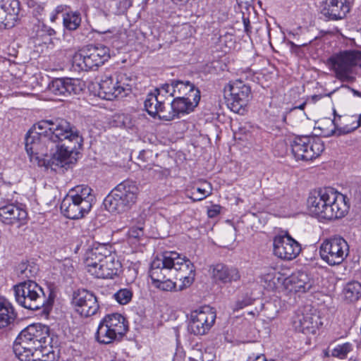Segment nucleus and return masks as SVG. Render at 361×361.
<instances>
[{
	"label": "nucleus",
	"mask_w": 361,
	"mask_h": 361,
	"mask_svg": "<svg viewBox=\"0 0 361 361\" xmlns=\"http://www.w3.org/2000/svg\"><path fill=\"white\" fill-rule=\"evenodd\" d=\"M82 139L65 119L42 120L27 132L25 147L30 158H75L80 154Z\"/></svg>",
	"instance_id": "f257e3e1"
},
{
	"label": "nucleus",
	"mask_w": 361,
	"mask_h": 361,
	"mask_svg": "<svg viewBox=\"0 0 361 361\" xmlns=\"http://www.w3.org/2000/svg\"><path fill=\"white\" fill-rule=\"evenodd\" d=\"M139 188L132 180L119 183L104 199V205L110 212L122 213L136 202Z\"/></svg>",
	"instance_id": "0eeeda50"
},
{
	"label": "nucleus",
	"mask_w": 361,
	"mask_h": 361,
	"mask_svg": "<svg viewBox=\"0 0 361 361\" xmlns=\"http://www.w3.org/2000/svg\"><path fill=\"white\" fill-rule=\"evenodd\" d=\"M344 87H347L349 90H350V91L353 92L354 96L361 97V92H359L358 90H355V89H353V88H352V87H349L348 85H345Z\"/></svg>",
	"instance_id": "603ef678"
},
{
	"label": "nucleus",
	"mask_w": 361,
	"mask_h": 361,
	"mask_svg": "<svg viewBox=\"0 0 361 361\" xmlns=\"http://www.w3.org/2000/svg\"><path fill=\"white\" fill-rule=\"evenodd\" d=\"M221 212V207L219 205H213L207 210L209 217L214 218L216 216Z\"/></svg>",
	"instance_id": "a19ab883"
},
{
	"label": "nucleus",
	"mask_w": 361,
	"mask_h": 361,
	"mask_svg": "<svg viewBox=\"0 0 361 361\" xmlns=\"http://www.w3.org/2000/svg\"><path fill=\"white\" fill-rule=\"evenodd\" d=\"M27 212L15 204H8L0 207V220L5 224L20 227L27 219Z\"/></svg>",
	"instance_id": "412c9836"
},
{
	"label": "nucleus",
	"mask_w": 361,
	"mask_h": 361,
	"mask_svg": "<svg viewBox=\"0 0 361 361\" xmlns=\"http://www.w3.org/2000/svg\"><path fill=\"white\" fill-rule=\"evenodd\" d=\"M212 278L216 283H228L238 281L240 275L237 269L224 264H217L212 267Z\"/></svg>",
	"instance_id": "5701e85b"
},
{
	"label": "nucleus",
	"mask_w": 361,
	"mask_h": 361,
	"mask_svg": "<svg viewBox=\"0 0 361 361\" xmlns=\"http://www.w3.org/2000/svg\"><path fill=\"white\" fill-rule=\"evenodd\" d=\"M143 223L139 222L138 225L132 226L128 231L129 239L137 240L144 235Z\"/></svg>",
	"instance_id": "58836bf2"
},
{
	"label": "nucleus",
	"mask_w": 361,
	"mask_h": 361,
	"mask_svg": "<svg viewBox=\"0 0 361 361\" xmlns=\"http://www.w3.org/2000/svg\"><path fill=\"white\" fill-rule=\"evenodd\" d=\"M319 317L316 314L310 312V310L305 307L298 310L293 319V325L298 331L304 334L315 331L317 327Z\"/></svg>",
	"instance_id": "6ab92c4d"
},
{
	"label": "nucleus",
	"mask_w": 361,
	"mask_h": 361,
	"mask_svg": "<svg viewBox=\"0 0 361 361\" xmlns=\"http://www.w3.org/2000/svg\"><path fill=\"white\" fill-rule=\"evenodd\" d=\"M64 6L63 5L58 6L54 11L58 15L63 11Z\"/></svg>",
	"instance_id": "864d4df0"
},
{
	"label": "nucleus",
	"mask_w": 361,
	"mask_h": 361,
	"mask_svg": "<svg viewBox=\"0 0 361 361\" xmlns=\"http://www.w3.org/2000/svg\"><path fill=\"white\" fill-rule=\"evenodd\" d=\"M209 195V190L199 188H193L189 196L193 201H201Z\"/></svg>",
	"instance_id": "4c0bfd02"
},
{
	"label": "nucleus",
	"mask_w": 361,
	"mask_h": 361,
	"mask_svg": "<svg viewBox=\"0 0 361 361\" xmlns=\"http://www.w3.org/2000/svg\"><path fill=\"white\" fill-rule=\"evenodd\" d=\"M63 26L66 29L73 31L75 30L81 23V17L79 12H68L63 15Z\"/></svg>",
	"instance_id": "473e14b6"
},
{
	"label": "nucleus",
	"mask_w": 361,
	"mask_h": 361,
	"mask_svg": "<svg viewBox=\"0 0 361 361\" xmlns=\"http://www.w3.org/2000/svg\"><path fill=\"white\" fill-rule=\"evenodd\" d=\"M44 11V7L40 5H37L36 7L33 9L32 13L36 17L42 16Z\"/></svg>",
	"instance_id": "de8ad7c7"
},
{
	"label": "nucleus",
	"mask_w": 361,
	"mask_h": 361,
	"mask_svg": "<svg viewBox=\"0 0 361 361\" xmlns=\"http://www.w3.org/2000/svg\"><path fill=\"white\" fill-rule=\"evenodd\" d=\"M252 303V300L249 298H245L242 300H238L236 301L235 306L233 307L234 311H238L239 310H241L244 308L246 306L250 305Z\"/></svg>",
	"instance_id": "ea45409f"
},
{
	"label": "nucleus",
	"mask_w": 361,
	"mask_h": 361,
	"mask_svg": "<svg viewBox=\"0 0 361 361\" xmlns=\"http://www.w3.org/2000/svg\"><path fill=\"white\" fill-rule=\"evenodd\" d=\"M348 361H358V360H355V359H352V358H350Z\"/></svg>",
	"instance_id": "680f3d73"
},
{
	"label": "nucleus",
	"mask_w": 361,
	"mask_h": 361,
	"mask_svg": "<svg viewBox=\"0 0 361 361\" xmlns=\"http://www.w3.org/2000/svg\"><path fill=\"white\" fill-rule=\"evenodd\" d=\"M160 87L154 90V92L147 94L145 100L144 105L147 112L153 118H156L159 114V109L164 106V97L167 94L159 91Z\"/></svg>",
	"instance_id": "bb28decb"
},
{
	"label": "nucleus",
	"mask_w": 361,
	"mask_h": 361,
	"mask_svg": "<svg viewBox=\"0 0 361 361\" xmlns=\"http://www.w3.org/2000/svg\"><path fill=\"white\" fill-rule=\"evenodd\" d=\"M327 64L340 81L353 82L356 80L353 68L355 66L361 68V50L351 49L341 51L331 56L327 60Z\"/></svg>",
	"instance_id": "6e6552de"
},
{
	"label": "nucleus",
	"mask_w": 361,
	"mask_h": 361,
	"mask_svg": "<svg viewBox=\"0 0 361 361\" xmlns=\"http://www.w3.org/2000/svg\"><path fill=\"white\" fill-rule=\"evenodd\" d=\"M18 270L21 276L30 279L37 275L39 269L35 264L22 262L18 266Z\"/></svg>",
	"instance_id": "f704fd0d"
},
{
	"label": "nucleus",
	"mask_w": 361,
	"mask_h": 361,
	"mask_svg": "<svg viewBox=\"0 0 361 361\" xmlns=\"http://www.w3.org/2000/svg\"><path fill=\"white\" fill-rule=\"evenodd\" d=\"M159 91L174 97L184 96L194 98L195 92L200 94V90L188 80H173L170 84H163L160 86Z\"/></svg>",
	"instance_id": "aec40b11"
},
{
	"label": "nucleus",
	"mask_w": 361,
	"mask_h": 361,
	"mask_svg": "<svg viewBox=\"0 0 361 361\" xmlns=\"http://www.w3.org/2000/svg\"><path fill=\"white\" fill-rule=\"evenodd\" d=\"M353 343L346 342L336 345L331 350L332 356L339 359L345 358L353 350Z\"/></svg>",
	"instance_id": "72a5a7b5"
},
{
	"label": "nucleus",
	"mask_w": 361,
	"mask_h": 361,
	"mask_svg": "<svg viewBox=\"0 0 361 361\" xmlns=\"http://www.w3.org/2000/svg\"><path fill=\"white\" fill-rule=\"evenodd\" d=\"M348 254V244L343 238L340 236L326 238L319 246L320 257L329 266L341 264Z\"/></svg>",
	"instance_id": "f8f14e48"
},
{
	"label": "nucleus",
	"mask_w": 361,
	"mask_h": 361,
	"mask_svg": "<svg viewBox=\"0 0 361 361\" xmlns=\"http://www.w3.org/2000/svg\"><path fill=\"white\" fill-rule=\"evenodd\" d=\"M243 21L245 32L247 35H249V33L251 32V26H250V20L247 18H243Z\"/></svg>",
	"instance_id": "a18cd8bd"
},
{
	"label": "nucleus",
	"mask_w": 361,
	"mask_h": 361,
	"mask_svg": "<svg viewBox=\"0 0 361 361\" xmlns=\"http://www.w3.org/2000/svg\"><path fill=\"white\" fill-rule=\"evenodd\" d=\"M109 57L107 47L102 44L89 45L74 54L72 63L76 71H87L104 64Z\"/></svg>",
	"instance_id": "1a4fd4ad"
},
{
	"label": "nucleus",
	"mask_w": 361,
	"mask_h": 361,
	"mask_svg": "<svg viewBox=\"0 0 361 361\" xmlns=\"http://www.w3.org/2000/svg\"><path fill=\"white\" fill-rule=\"evenodd\" d=\"M307 207L316 217L331 220L344 216L349 204L345 195L332 188H324L310 193Z\"/></svg>",
	"instance_id": "20e7f679"
},
{
	"label": "nucleus",
	"mask_w": 361,
	"mask_h": 361,
	"mask_svg": "<svg viewBox=\"0 0 361 361\" xmlns=\"http://www.w3.org/2000/svg\"><path fill=\"white\" fill-rule=\"evenodd\" d=\"M84 83L77 78H56L49 85V90L56 95L69 96L80 94Z\"/></svg>",
	"instance_id": "f3484780"
},
{
	"label": "nucleus",
	"mask_w": 361,
	"mask_h": 361,
	"mask_svg": "<svg viewBox=\"0 0 361 361\" xmlns=\"http://www.w3.org/2000/svg\"><path fill=\"white\" fill-rule=\"evenodd\" d=\"M115 79L120 97L126 96L131 92L134 82L130 75L126 73L119 72L115 73Z\"/></svg>",
	"instance_id": "7c9ffc66"
},
{
	"label": "nucleus",
	"mask_w": 361,
	"mask_h": 361,
	"mask_svg": "<svg viewBox=\"0 0 361 361\" xmlns=\"http://www.w3.org/2000/svg\"><path fill=\"white\" fill-rule=\"evenodd\" d=\"M84 263L87 271L98 279H114L122 270L121 263L109 243L93 242L85 252Z\"/></svg>",
	"instance_id": "7ed1b4c3"
},
{
	"label": "nucleus",
	"mask_w": 361,
	"mask_h": 361,
	"mask_svg": "<svg viewBox=\"0 0 361 361\" xmlns=\"http://www.w3.org/2000/svg\"><path fill=\"white\" fill-rule=\"evenodd\" d=\"M37 165L46 171L63 173L75 164L77 159H35Z\"/></svg>",
	"instance_id": "393cba45"
},
{
	"label": "nucleus",
	"mask_w": 361,
	"mask_h": 361,
	"mask_svg": "<svg viewBox=\"0 0 361 361\" xmlns=\"http://www.w3.org/2000/svg\"><path fill=\"white\" fill-rule=\"evenodd\" d=\"M198 188H202V189H205L207 190H209V195L212 194V185L210 183H209L207 181H203L201 183V186L198 187Z\"/></svg>",
	"instance_id": "8fccbe9b"
},
{
	"label": "nucleus",
	"mask_w": 361,
	"mask_h": 361,
	"mask_svg": "<svg viewBox=\"0 0 361 361\" xmlns=\"http://www.w3.org/2000/svg\"><path fill=\"white\" fill-rule=\"evenodd\" d=\"M149 276L153 285L161 290H183L193 283L195 269L185 257L166 252L152 261Z\"/></svg>",
	"instance_id": "f03ea898"
},
{
	"label": "nucleus",
	"mask_w": 361,
	"mask_h": 361,
	"mask_svg": "<svg viewBox=\"0 0 361 361\" xmlns=\"http://www.w3.org/2000/svg\"><path fill=\"white\" fill-rule=\"evenodd\" d=\"M345 299L353 302L361 297V283L357 281H351L346 284L343 289Z\"/></svg>",
	"instance_id": "2f4dec72"
},
{
	"label": "nucleus",
	"mask_w": 361,
	"mask_h": 361,
	"mask_svg": "<svg viewBox=\"0 0 361 361\" xmlns=\"http://www.w3.org/2000/svg\"><path fill=\"white\" fill-rule=\"evenodd\" d=\"M194 98L184 96H176L172 102L176 118L180 114H186L192 111L200 102V95L197 92H195Z\"/></svg>",
	"instance_id": "b1692460"
},
{
	"label": "nucleus",
	"mask_w": 361,
	"mask_h": 361,
	"mask_svg": "<svg viewBox=\"0 0 361 361\" xmlns=\"http://www.w3.org/2000/svg\"><path fill=\"white\" fill-rule=\"evenodd\" d=\"M96 340L102 344H111L121 338L116 334H114L112 329L109 328L103 321H100L98 326L96 336Z\"/></svg>",
	"instance_id": "c756f323"
},
{
	"label": "nucleus",
	"mask_w": 361,
	"mask_h": 361,
	"mask_svg": "<svg viewBox=\"0 0 361 361\" xmlns=\"http://www.w3.org/2000/svg\"><path fill=\"white\" fill-rule=\"evenodd\" d=\"M314 281L304 271H297L286 278L283 281L285 288L289 292L306 293L313 286Z\"/></svg>",
	"instance_id": "4be33fe9"
},
{
	"label": "nucleus",
	"mask_w": 361,
	"mask_h": 361,
	"mask_svg": "<svg viewBox=\"0 0 361 361\" xmlns=\"http://www.w3.org/2000/svg\"><path fill=\"white\" fill-rule=\"evenodd\" d=\"M132 296L133 293L128 288L121 289L114 295L115 300L121 305L128 303L131 300Z\"/></svg>",
	"instance_id": "e433bc0d"
},
{
	"label": "nucleus",
	"mask_w": 361,
	"mask_h": 361,
	"mask_svg": "<svg viewBox=\"0 0 361 361\" xmlns=\"http://www.w3.org/2000/svg\"><path fill=\"white\" fill-rule=\"evenodd\" d=\"M99 90L98 94L100 97L106 100H113L120 97L116 85L115 74L104 75L102 76L99 83Z\"/></svg>",
	"instance_id": "a878e982"
},
{
	"label": "nucleus",
	"mask_w": 361,
	"mask_h": 361,
	"mask_svg": "<svg viewBox=\"0 0 361 361\" xmlns=\"http://www.w3.org/2000/svg\"><path fill=\"white\" fill-rule=\"evenodd\" d=\"M123 125L125 128H132L133 125L131 123V119L128 116H123Z\"/></svg>",
	"instance_id": "49530a36"
},
{
	"label": "nucleus",
	"mask_w": 361,
	"mask_h": 361,
	"mask_svg": "<svg viewBox=\"0 0 361 361\" xmlns=\"http://www.w3.org/2000/svg\"><path fill=\"white\" fill-rule=\"evenodd\" d=\"M73 304L75 306L76 311L85 317L95 314L99 308L97 297L86 289L74 292Z\"/></svg>",
	"instance_id": "2eb2a0df"
},
{
	"label": "nucleus",
	"mask_w": 361,
	"mask_h": 361,
	"mask_svg": "<svg viewBox=\"0 0 361 361\" xmlns=\"http://www.w3.org/2000/svg\"><path fill=\"white\" fill-rule=\"evenodd\" d=\"M306 105V102H303L302 104H301L299 106H294L293 108V109H300V110H303L305 106Z\"/></svg>",
	"instance_id": "6e6d98bb"
},
{
	"label": "nucleus",
	"mask_w": 361,
	"mask_h": 361,
	"mask_svg": "<svg viewBox=\"0 0 361 361\" xmlns=\"http://www.w3.org/2000/svg\"><path fill=\"white\" fill-rule=\"evenodd\" d=\"M247 361H273L271 360H267L264 354L255 355L252 354L248 357Z\"/></svg>",
	"instance_id": "79ce46f5"
},
{
	"label": "nucleus",
	"mask_w": 361,
	"mask_h": 361,
	"mask_svg": "<svg viewBox=\"0 0 361 361\" xmlns=\"http://www.w3.org/2000/svg\"><path fill=\"white\" fill-rule=\"evenodd\" d=\"M228 107L233 112L243 114L252 94L250 87L240 80L229 82L224 88Z\"/></svg>",
	"instance_id": "9b49d317"
},
{
	"label": "nucleus",
	"mask_w": 361,
	"mask_h": 361,
	"mask_svg": "<svg viewBox=\"0 0 361 361\" xmlns=\"http://www.w3.org/2000/svg\"><path fill=\"white\" fill-rule=\"evenodd\" d=\"M348 0H325L322 4L320 13L326 21L344 19L350 12Z\"/></svg>",
	"instance_id": "dca6fc26"
},
{
	"label": "nucleus",
	"mask_w": 361,
	"mask_h": 361,
	"mask_svg": "<svg viewBox=\"0 0 361 361\" xmlns=\"http://www.w3.org/2000/svg\"><path fill=\"white\" fill-rule=\"evenodd\" d=\"M265 281H269L268 286L269 288H274L275 287V282L273 281L274 278L271 274H268L264 277Z\"/></svg>",
	"instance_id": "c03bdc74"
},
{
	"label": "nucleus",
	"mask_w": 361,
	"mask_h": 361,
	"mask_svg": "<svg viewBox=\"0 0 361 361\" xmlns=\"http://www.w3.org/2000/svg\"><path fill=\"white\" fill-rule=\"evenodd\" d=\"M58 16V14L53 11L50 15V20L51 22H55Z\"/></svg>",
	"instance_id": "5fc2aeb1"
},
{
	"label": "nucleus",
	"mask_w": 361,
	"mask_h": 361,
	"mask_svg": "<svg viewBox=\"0 0 361 361\" xmlns=\"http://www.w3.org/2000/svg\"><path fill=\"white\" fill-rule=\"evenodd\" d=\"M16 302L22 307L37 310L46 303L44 293L36 282L28 280L14 286Z\"/></svg>",
	"instance_id": "9d476101"
},
{
	"label": "nucleus",
	"mask_w": 361,
	"mask_h": 361,
	"mask_svg": "<svg viewBox=\"0 0 361 361\" xmlns=\"http://www.w3.org/2000/svg\"><path fill=\"white\" fill-rule=\"evenodd\" d=\"M288 33H289V35H293V33L292 32H289Z\"/></svg>",
	"instance_id": "e2e57ef3"
},
{
	"label": "nucleus",
	"mask_w": 361,
	"mask_h": 361,
	"mask_svg": "<svg viewBox=\"0 0 361 361\" xmlns=\"http://www.w3.org/2000/svg\"><path fill=\"white\" fill-rule=\"evenodd\" d=\"M47 32H48V35H50V36L55 34V31L52 28H49L48 30H47Z\"/></svg>",
	"instance_id": "bf43d9fd"
},
{
	"label": "nucleus",
	"mask_w": 361,
	"mask_h": 361,
	"mask_svg": "<svg viewBox=\"0 0 361 361\" xmlns=\"http://www.w3.org/2000/svg\"><path fill=\"white\" fill-rule=\"evenodd\" d=\"M49 328L34 324L22 330L13 343V353L20 361H29L37 351L50 343Z\"/></svg>",
	"instance_id": "39448f33"
},
{
	"label": "nucleus",
	"mask_w": 361,
	"mask_h": 361,
	"mask_svg": "<svg viewBox=\"0 0 361 361\" xmlns=\"http://www.w3.org/2000/svg\"><path fill=\"white\" fill-rule=\"evenodd\" d=\"M16 314L11 303L6 298L0 296V329L13 323Z\"/></svg>",
	"instance_id": "c85d7f7f"
},
{
	"label": "nucleus",
	"mask_w": 361,
	"mask_h": 361,
	"mask_svg": "<svg viewBox=\"0 0 361 361\" xmlns=\"http://www.w3.org/2000/svg\"><path fill=\"white\" fill-rule=\"evenodd\" d=\"M159 119L170 121L176 118L174 109L172 107V102L167 104L164 103L163 107L159 109V114L157 115Z\"/></svg>",
	"instance_id": "c9c22d12"
},
{
	"label": "nucleus",
	"mask_w": 361,
	"mask_h": 361,
	"mask_svg": "<svg viewBox=\"0 0 361 361\" xmlns=\"http://www.w3.org/2000/svg\"><path fill=\"white\" fill-rule=\"evenodd\" d=\"M95 202L92 189L87 185H78L63 198L61 210L70 219H79L88 214Z\"/></svg>",
	"instance_id": "423d86ee"
},
{
	"label": "nucleus",
	"mask_w": 361,
	"mask_h": 361,
	"mask_svg": "<svg viewBox=\"0 0 361 361\" xmlns=\"http://www.w3.org/2000/svg\"><path fill=\"white\" fill-rule=\"evenodd\" d=\"M190 359L192 361H198L199 360L203 361L202 352L198 350H195L194 351V357H190Z\"/></svg>",
	"instance_id": "09e8293b"
},
{
	"label": "nucleus",
	"mask_w": 361,
	"mask_h": 361,
	"mask_svg": "<svg viewBox=\"0 0 361 361\" xmlns=\"http://www.w3.org/2000/svg\"><path fill=\"white\" fill-rule=\"evenodd\" d=\"M20 5L18 0L0 1V27L10 29L19 19Z\"/></svg>",
	"instance_id": "a211bd4d"
},
{
	"label": "nucleus",
	"mask_w": 361,
	"mask_h": 361,
	"mask_svg": "<svg viewBox=\"0 0 361 361\" xmlns=\"http://www.w3.org/2000/svg\"><path fill=\"white\" fill-rule=\"evenodd\" d=\"M360 126H361V114L359 115L357 126L353 127L352 130L356 129L357 128H358Z\"/></svg>",
	"instance_id": "13d9d810"
},
{
	"label": "nucleus",
	"mask_w": 361,
	"mask_h": 361,
	"mask_svg": "<svg viewBox=\"0 0 361 361\" xmlns=\"http://www.w3.org/2000/svg\"><path fill=\"white\" fill-rule=\"evenodd\" d=\"M274 254L285 260H292L301 251V246L288 233L276 235L273 239Z\"/></svg>",
	"instance_id": "4468645a"
},
{
	"label": "nucleus",
	"mask_w": 361,
	"mask_h": 361,
	"mask_svg": "<svg viewBox=\"0 0 361 361\" xmlns=\"http://www.w3.org/2000/svg\"><path fill=\"white\" fill-rule=\"evenodd\" d=\"M288 44L290 45L291 48H293V47H298V45H296L295 44H294L293 42L291 41H289L288 42Z\"/></svg>",
	"instance_id": "052dcab7"
},
{
	"label": "nucleus",
	"mask_w": 361,
	"mask_h": 361,
	"mask_svg": "<svg viewBox=\"0 0 361 361\" xmlns=\"http://www.w3.org/2000/svg\"><path fill=\"white\" fill-rule=\"evenodd\" d=\"M109 328L112 329L114 334H116L121 338L128 331V324L126 318L118 313L106 315L102 319Z\"/></svg>",
	"instance_id": "cd10ccee"
},
{
	"label": "nucleus",
	"mask_w": 361,
	"mask_h": 361,
	"mask_svg": "<svg viewBox=\"0 0 361 361\" xmlns=\"http://www.w3.org/2000/svg\"><path fill=\"white\" fill-rule=\"evenodd\" d=\"M302 150V147L300 145H295L293 146L292 151L294 154L295 158H306L305 155L304 154H300L299 151Z\"/></svg>",
	"instance_id": "37998d69"
},
{
	"label": "nucleus",
	"mask_w": 361,
	"mask_h": 361,
	"mask_svg": "<svg viewBox=\"0 0 361 361\" xmlns=\"http://www.w3.org/2000/svg\"><path fill=\"white\" fill-rule=\"evenodd\" d=\"M334 114L335 116L336 115V110L334 111Z\"/></svg>",
	"instance_id": "0e129e2a"
},
{
	"label": "nucleus",
	"mask_w": 361,
	"mask_h": 361,
	"mask_svg": "<svg viewBox=\"0 0 361 361\" xmlns=\"http://www.w3.org/2000/svg\"><path fill=\"white\" fill-rule=\"evenodd\" d=\"M321 98H322V95H317V94H315V95H313V96L312 97V100L314 102H317L318 100H319Z\"/></svg>",
	"instance_id": "4d7b16f0"
},
{
	"label": "nucleus",
	"mask_w": 361,
	"mask_h": 361,
	"mask_svg": "<svg viewBox=\"0 0 361 361\" xmlns=\"http://www.w3.org/2000/svg\"><path fill=\"white\" fill-rule=\"evenodd\" d=\"M216 314L209 306L192 311L188 322V331L195 336H202L209 332L214 325Z\"/></svg>",
	"instance_id": "ddd939ff"
},
{
	"label": "nucleus",
	"mask_w": 361,
	"mask_h": 361,
	"mask_svg": "<svg viewBox=\"0 0 361 361\" xmlns=\"http://www.w3.org/2000/svg\"><path fill=\"white\" fill-rule=\"evenodd\" d=\"M172 1H173L175 4H192V2L194 1L195 0H171Z\"/></svg>",
	"instance_id": "3c124183"
}]
</instances>
